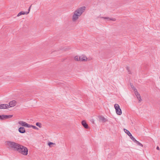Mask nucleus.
Returning <instances> with one entry per match:
<instances>
[{"instance_id":"nucleus-21","label":"nucleus","mask_w":160,"mask_h":160,"mask_svg":"<svg viewBox=\"0 0 160 160\" xmlns=\"http://www.w3.org/2000/svg\"><path fill=\"white\" fill-rule=\"evenodd\" d=\"M131 87L132 88L133 91H134V92H138L136 88L134 87L132 85H131Z\"/></svg>"},{"instance_id":"nucleus-8","label":"nucleus","mask_w":160,"mask_h":160,"mask_svg":"<svg viewBox=\"0 0 160 160\" xmlns=\"http://www.w3.org/2000/svg\"><path fill=\"white\" fill-rule=\"evenodd\" d=\"M135 94L136 96L137 99L138 100V102H140L142 101V99H141L140 94L138 92H135Z\"/></svg>"},{"instance_id":"nucleus-4","label":"nucleus","mask_w":160,"mask_h":160,"mask_svg":"<svg viewBox=\"0 0 160 160\" xmlns=\"http://www.w3.org/2000/svg\"><path fill=\"white\" fill-rule=\"evenodd\" d=\"M114 107L116 110V113L118 115H121L122 113V111L119 105L118 104H115Z\"/></svg>"},{"instance_id":"nucleus-18","label":"nucleus","mask_w":160,"mask_h":160,"mask_svg":"<svg viewBox=\"0 0 160 160\" xmlns=\"http://www.w3.org/2000/svg\"><path fill=\"white\" fill-rule=\"evenodd\" d=\"M126 70L128 71V73L131 74V72L130 70L129 67L128 66H126Z\"/></svg>"},{"instance_id":"nucleus-26","label":"nucleus","mask_w":160,"mask_h":160,"mask_svg":"<svg viewBox=\"0 0 160 160\" xmlns=\"http://www.w3.org/2000/svg\"><path fill=\"white\" fill-rule=\"evenodd\" d=\"M31 6L28 9V12L29 13V12L30 11V9H31Z\"/></svg>"},{"instance_id":"nucleus-16","label":"nucleus","mask_w":160,"mask_h":160,"mask_svg":"<svg viewBox=\"0 0 160 160\" xmlns=\"http://www.w3.org/2000/svg\"><path fill=\"white\" fill-rule=\"evenodd\" d=\"M29 126H30V127H28L29 128H32L33 129H37V130L38 129V128H37L36 126H33V125H31L29 124Z\"/></svg>"},{"instance_id":"nucleus-14","label":"nucleus","mask_w":160,"mask_h":160,"mask_svg":"<svg viewBox=\"0 0 160 160\" xmlns=\"http://www.w3.org/2000/svg\"><path fill=\"white\" fill-rule=\"evenodd\" d=\"M28 12L21 11L18 13V14L17 15V16L19 17L22 15L28 14Z\"/></svg>"},{"instance_id":"nucleus-23","label":"nucleus","mask_w":160,"mask_h":160,"mask_svg":"<svg viewBox=\"0 0 160 160\" xmlns=\"http://www.w3.org/2000/svg\"><path fill=\"white\" fill-rule=\"evenodd\" d=\"M135 142L138 145L141 147H143L142 144L140 142H139L138 141H137Z\"/></svg>"},{"instance_id":"nucleus-19","label":"nucleus","mask_w":160,"mask_h":160,"mask_svg":"<svg viewBox=\"0 0 160 160\" xmlns=\"http://www.w3.org/2000/svg\"><path fill=\"white\" fill-rule=\"evenodd\" d=\"M75 60L76 61H80L79 56H76L74 57Z\"/></svg>"},{"instance_id":"nucleus-25","label":"nucleus","mask_w":160,"mask_h":160,"mask_svg":"<svg viewBox=\"0 0 160 160\" xmlns=\"http://www.w3.org/2000/svg\"><path fill=\"white\" fill-rule=\"evenodd\" d=\"M55 143L52 142H49L48 143V145L50 147H51V145H55Z\"/></svg>"},{"instance_id":"nucleus-2","label":"nucleus","mask_w":160,"mask_h":160,"mask_svg":"<svg viewBox=\"0 0 160 160\" xmlns=\"http://www.w3.org/2000/svg\"><path fill=\"white\" fill-rule=\"evenodd\" d=\"M5 144L7 147L17 152L20 145L18 143L9 141H6Z\"/></svg>"},{"instance_id":"nucleus-24","label":"nucleus","mask_w":160,"mask_h":160,"mask_svg":"<svg viewBox=\"0 0 160 160\" xmlns=\"http://www.w3.org/2000/svg\"><path fill=\"white\" fill-rule=\"evenodd\" d=\"M5 115H3L2 116L0 115V120H3L5 119Z\"/></svg>"},{"instance_id":"nucleus-13","label":"nucleus","mask_w":160,"mask_h":160,"mask_svg":"<svg viewBox=\"0 0 160 160\" xmlns=\"http://www.w3.org/2000/svg\"><path fill=\"white\" fill-rule=\"evenodd\" d=\"M98 118L99 119V120L100 121H102L103 122H105L107 121L106 118H104V117H103L102 116H99L98 117Z\"/></svg>"},{"instance_id":"nucleus-5","label":"nucleus","mask_w":160,"mask_h":160,"mask_svg":"<svg viewBox=\"0 0 160 160\" xmlns=\"http://www.w3.org/2000/svg\"><path fill=\"white\" fill-rule=\"evenodd\" d=\"M80 61L86 62L89 61L90 59L89 58H87L85 56L81 55L79 56Z\"/></svg>"},{"instance_id":"nucleus-3","label":"nucleus","mask_w":160,"mask_h":160,"mask_svg":"<svg viewBox=\"0 0 160 160\" xmlns=\"http://www.w3.org/2000/svg\"><path fill=\"white\" fill-rule=\"evenodd\" d=\"M28 150L26 147L21 144H20L17 151L18 152L25 156L28 155Z\"/></svg>"},{"instance_id":"nucleus-6","label":"nucleus","mask_w":160,"mask_h":160,"mask_svg":"<svg viewBox=\"0 0 160 160\" xmlns=\"http://www.w3.org/2000/svg\"><path fill=\"white\" fill-rule=\"evenodd\" d=\"M18 124H20V125L25 127H27L28 128V127H30L29 126V125L27 123H26L25 122H24L23 121H19L18 122Z\"/></svg>"},{"instance_id":"nucleus-1","label":"nucleus","mask_w":160,"mask_h":160,"mask_svg":"<svg viewBox=\"0 0 160 160\" xmlns=\"http://www.w3.org/2000/svg\"><path fill=\"white\" fill-rule=\"evenodd\" d=\"M86 7L82 6L78 8L73 12L72 17V20L73 22L77 21L85 10Z\"/></svg>"},{"instance_id":"nucleus-9","label":"nucleus","mask_w":160,"mask_h":160,"mask_svg":"<svg viewBox=\"0 0 160 160\" xmlns=\"http://www.w3.org/2000/svg\"><path fill=\"white\" fill-rule=\"evenodd\" d=\"M9 108V105L7 104H0V109L7 108Z\"/></svg>"},{"instance_id":"nucleus-17","label":"nucleus","mask_w":160,"mask_h":160,"mask_svg":"<svg viewBox=\"0 0 160 160\" xmlns=\"http://www.w3.org/2000/svg\"><path fill=\"white\" fill-rule=\"evenodd\" d=\"M130 137L131 139L134 142H136L137 141V140L135 139V138L132 136V135H131V136H129Z\"/></svg>"},{"instance_id":"nucleus-10","label":"nucleus","mask_w":160,"mask_h":160,"mask_svg":"<svg viewBox=\"0 0 160 160\" xmlns=\"http://www.w3.org/2000/svg\"><path fill=\"white\" fill-rule=\"evenodd\" d=\"M101 18H103L104 19H107L108 21H115L116 20V19L115 18H109V17H101Z\"/></svg>"},{"instance_id":"nucleus-22","label":"nucleus","mask_w":160,"mask_h":160,"mask_svg":"<svg viewBox=\"0 0 160 160\" xmlns=\"http://www.w3.org/2000/svg\"><path fill=\"white\" fill-rule=\"evenodd\" d=\"M36 125L37 126H38L40 128H41L42 127L41 124V123H40L39 122H37L36 123Z\"/></svg>"},{"instance_id":"nucleus-27","label":"nucleus","mask_w":160,"mask_h":160,"mask_svg":"<svg viewBox=\"0 0 160 160\" xmlns=\"http://www.w3.org/2000/svg\"><path fill=\"white\" fill-rule=\"evenodd\" d=\"M156 149H157L158 150H159V149H160L159 148V147H158V146L157 147Z\"/></svg>"},{"instance_id":"nucleus-20","label":"nucleus","mask_w":160,"mask_h":160,"mask_svg":"<svg viewBox=\"0 0 160 160\" xmlns=\"http://www.w3.org/2000/svg\"><path fill=\"white\" fill-rule=\"evenodd\" d=\"M12 115H5V119H7L8 118H11L12 117Z\"/></svg>"},{"instance_id":"nucleus-11","label":"nucleus","mask_w":160,"mask_h":160,"mask_svg":"<svg viewBox=\"0 0 160 160\" xmlns=\"http://www.w3.org/2000/svg\"><path fill=\"white\" fill-rule=\"evenodd\" d=\"M18 131L19 132L23 133L25 132L26 131L24 128L23 127H21L18 129Z\"/></svg>"},{"instance_id":"nucleus-12","label":"nucleus","mask_w":160,"mask_h":160,"mask_svg":"<svg viewBox=\"0 0 160 160\" xmlns=\"http://www.w3.org/2000/svg\"><path fill=\"white\" fill-rule=\"evenodd\" d=\"M82 124L83 127L86 129L88 128V125L85 121H83L82 122Z\"/></svg>"},{"instance_id":"nucleus-7","label":"nucleus","mask_w":160,"mask_h":160,"mask_svg":"<svg viewBox=\"0 0 160 160\" xmlns=\"http://www.w3.org/2000/svg\"><path fill=\"white\" fill-rule=\"evenodd\" d=\"M16 104V102L15 100H13L9 102V107H12L14 106Z\"/></svg>"},{"instance_id":"nucleus-15","label":"nucleus","mask_w":160,"mask_h":160,"mask_svg":"<svg viewBox=\"0 0 160 160\" xmlns=\"http://www.w3.org/2000/svg\"><path fill=\"white\" fill-rule=\"evenodd\" d=\"M124 131L129 136H131L132 134L128 130H127L126 129H124Z\"/></svg>"}]
</instances>
